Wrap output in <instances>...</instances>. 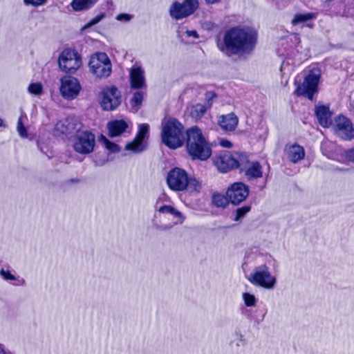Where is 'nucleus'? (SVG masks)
<instances>
[{
	"label": "nucleus",
	"mask_w": 354,
	"mask_h": 354,
	"mask_svg": "<svg viewBox=\"0 0 354 354\" xmlns=\"http://www.w3.org/2000/svg\"><path fill=\"white\" fill-rule=\"evenodd\" d=\"M258 39L257 30L247 26H233L225 31L222 41L217 42L219 50L228 57L250 55Z\"/></svg>",
	"instance_id": "f257e3e1"
},
{
	"label": "nucleus",
	"mask_w": 354,
	"mask_h": 354,
	"mask_svg": "<svg viewBox=\"0 0 354 354\" xmlns=\"http://www.w3.org/2000/svg\"><path fill=\"white\" fill-rule=\"evenodd\" d=\"M185 148L193 160H207L212 155V148L204 137L201 129L192 126L185 131Z\"/></svg>",
	"instance_id": "f03ea898"
},
{
	"label": "nucleus",
	"mask_w": 354,
	"mask_h": 354,
	"mask_svg": "<svg viewBox=\"0 0 354 354\" xmlns=\"http://www.w3.org/2000/svg\"><path fill=\"white\" fill-rule=\"evenodd\" d=\"M214 165L221 173L239 169L243 172L250 162L248 156L244 152L221 151L212 158Z\"/></svg>",
	"instance_id": "7ed1b4c3"
},
{
	"label": "nucleus",
	"mask_w": 354,
	"mask_h": 354,
	"mask_svg": "<svg viewBox=\"0 0 354 354\" xmlns=\"http://www.w3.org/2000/svg\"><path fill=\"white\" fill-rule=\"evenodd\" d=\"M162 142L171 149H176L185 144V127L176 118L171 117L162 122Z\"/></svg>",
	"instance_id": "20e7f679"
},
{
	"label": "nucleus",
	"mask_w": 354,
	"mask_h": 354,
	"mask_svg": "<svg viewBox=\"0 0 354 354\" xmlns=\"http://www.w3.org/2000/svg\"><path fill=\"white\" fill-rule=\"evenodd\" d=\"M167 184L168 187L174 192L188 190L191 192H199L201 189V183L195 178L191 177L182 168L175 167L167 174Z\"/></svg>",
	"instance_id": "39448f33"
},
{
	"label": "nucleus",
	"mask_w": 354,
	"mask_h": 354,
	"mask_svg": "<svg viewBox=\"0 0 354 354\" xmlns=\"http://www.w3.org/2000/svg\"><path fill=\"white\" fill-rule=\"evenodd\" d=\"M321 73L319 69L313 68L304 76L303 81H295V88L293 94L297 97H304L313 101L314 95L319 93V84Z\"/></svg>",
	"instance_id": "423d86ee"
},
{
	"label": "nucleus",
	"mask_w": 354,
	"mask_h": 354,
	"mask_svg": "<svg viewBox=\"0 0 354 354\" xmlns=\"http://www.w3.org/2000/svg\"><path fill=\"white\" fill-rule=\"evenodd\" d=\"M82 64V56L75 49L65 48L59 56L58 65L64 73L73 74L81 67Z\"/></svg>",
	"instance_id": "0eeeda50"
},
{
	"label": "nucleus",
	"mask_w": 354,
	"mask_h": 354,
	"mask_svg": "<svg viewBox=\"0 0 354 354\" xmlns=\"http://www.w3.org/2000/svg\"><path fill=\"white\" fill-rule=\"evenodd\" d=\"M88 66L91 72L97 78H106L112 71V64L105 53H96L89 60Z\"/></svg>",
	"instance_id": "6e6552de"
},
{
	"label": "nucleus",
	"mask_w": 354,
	"mask_h": 354,
	"mask_svg": "<svg viewBox=\"0 0 354 354\" xmlns=\"http://www.w3.org/2000/svg\"><path fill=\"white\" fill-rule=\"evenodd\" d=\"M248 281L254 286L271 289L276 283V278L270 273L269 268L266 265L256 267L250 274Z\"/></svg>",
	"instance_id": "1a4fd4ad"
},
{
	"label": "nucleus",
	"mask_w": 354,
	"mask_h": 354,
	"mask_svg": "<svg viewBox=\"0 0 354 354\" xmlns=\"http://www.w3.org/2000/svg\"><path fill=\"white\" fill-rule=\"evenodd\" d=\"M198 6V0H183L181 3L176 1L170 6L169 14L175 20L183 19L194 14Z\"/></svg>",
	"instance_id": "9d476101"
},
{
	"label": "nucleus",
	"mask_w": 354,
	"mask_h": 354,
	"mask_svg": "<svg viewBox=\"0 0 354 354\" xmlns=\"http://www.w3.org/2000/svg\"><path fill=\"white\" fill-rule=\"evenodd\" d=\"M230 202L235 206L245 201L250 194V187L243 182H235L231 184L226 190Z\"/></svg>",
	"instance_id": "9b49d317"
},
{
	"label": "nucleus",
	"mask_w": 354,
	"mask_h": 354,
	"mask_svg": "<svg viewBox=\"0 0 354 354\" xmlns=\"http://www.w3.org/2000/svg\"><path fill=\"white\" fill-rule=\"evenodd\" d=\"M95 139V135L89 131L80 132L73 144L74 150L80 154L91 153L94 149Z\"/></svg>",
	"instance_id": "f8f14e48"
},
{
	"label": "nucleus",
	"mask_w": 354,
	"mask_h": 354,
	"mask_svg": "<svg viewBox=\"0 0 354 354\" xmlns=\"http://www.w3.org/2000/svg\"><path fill=\"white\" fill-rule=\"evenodd\" d=\"M121 103V93L115 86H111L102 91L101 106L104 111H113Z\"/></svg>",
	"instance_id": "ddd939ff"
},
{
	"label": "nucleus",
	"mask_w": 354,
	"mask_h": 354,
	"mask_svg": "<svg viewBox=\"0 0 354 354\" xmlns=\"http://www.w3.org/2000/svg\"><path fill=\"white\" fill-rule=\"evenodd\" d=\"M60 93L68 100L74 99L79 94L81 86L77 78L72 76H64L61 80Z\"/></svg>",
	"instance_id": "4468645a"
},
{
	"label": "nucleus",
	"mask_w": 354,
	"mask_h": 354,
	"mask_svg": "<svg viewBox=\"0 0 354 354\" xmlns=\"http://www.w3.org/2000/svg\"><path fill=\"white\" fill-rule=\"evenodd\" d=\"M335 129L344 140L354 138V129L351 121L344 115H337L335 119Z\"/></svg>",
	"instance_id": "2eb2a0df"
},
{
	"label": "nucleus",
	"mask_w": 354,
	"mask_h": 354,
	"mask_svg": "<svg viewBox=\"0 0 354 354\" xmlns=\"http://www.w3.org/2000/svg\"><path fill=\"white\" fill-rule=\"evenodd\" d=\"M315 116L318 123L323 127L327 128L332 124L333 113L330 111L329 105L323 104L315 106Z\"/></svg>",
	"instance_id": "dca6fc26"
},
{
	"label": "nucleus",
	"mask_w": 354,
	"mask_h": 354,
	"mask_svg": "<svg viewBox=\"0 0 354 354\" xmlns=\"http://www.w3.org/2000/svg\"><path fill=\"white\" fill-rule=\"evenodd\" d=\"M129 79L131 88L140 89L146 86L145 72L141 66L131 68Z\"/></svg>",
	"instance_id": "f3484780"
},
{
	"label": "nucleus",
	"mask_w": 354,
	"mask_h": 354,
	"mask_svg": "<svg viewBox=\"0 0 354 354\" xmlns=\"http://www.w3.org/2000/svg\"><path fill=\"white\" fill-rule=\"evenodd\" d=\"M218 126L225 132L233 131L236 129L239 118L234 113L232 112L225 115H221L217 120Z\"/></svg>",
	"instance_id": "a211bd4d"
},
{
	"label": "nucleus",
	"mask_w": 354,
	"mask_h": 354,
	"mask_svg": "<svg viewBox=\"0 0 354 354\" xmlns=\"http://www.w3.org/2000/svg\"><path fill=\"white\" fill-rule=\"evenodd\" d=\"M285 151L288 158L293 163L301 161L305 157L304 148L297 143L286 145Z\"/></svg>",
	"instance_id": "6ab92c4d"
},
{
	"label": "nucleus",
	"mask_w": 354,
	"mask_h": 354,
	"mask_svg": "<svg viewBox=\"0 0 354 354\" xmlns=\"http://www.w3.org/2000/svg\"><path fill=\"white\" fill-rule=\"evenodd\" d=\"M108 135L110 138L120 136L127 131L128 124L124 120H115L107 124Z\"/></svg>",
	"instance_id": "aec40b11"
},
{
	"label": "nucleus",
	"mask_w": 354,
	"mask_h": 354,
	"mask_svg": "<svg viewBox=\"0 0 354 354\" xmlns=\"http://www.w3.org/2000/svg\"><path fill=\"white\" fill-rule=\"evenodd\" d=\"M56 129L62 134L66 136L72 134L75 129L76 124L75 121L72 119H65L64 120H60L56 124Z\"/></svg>",
	"instance_id": "412c9836"
},
{
	"label": "nucleus",
	"mask_w": 354,
	"mask_h": 354,
	"mask_svg": "<svg viewBox=\"0 0 354 354\" xmlns=\"http://www.w3.org/2000/svg\"><path fill=\"white\" fill-rule=\"evenodd\" d=\"M243 171H245V176L249 179H257L263 176L262 167L258 161L252 162V165L249 166Z\"/></svg>",
	"instance_id": "4be33fe9"
},
{
	"label": "nucleus",
	"mask_w": 354,
	"mask_h": 354,
	"mask_svg": "<svg viewBox=\"0 0 354 354\" xmlns=\"http://www.w3.org/2000/svg\"><path fill=\"white\" fill-rule=\"evenodd\" d=\"M98 0H73L71 6L74 11L79 12L92 8Z\"/></svg>",
	"instance_id": "5701e85b"
},
{
	"label": "nucleus",
	"mask_w": 354,
	"mask_h": 354,
	"mask_svg": "<svg viewBox=\"0 0 354 354\" xmlns=\"http://www.w3.org/2000/svg\"><path fill=\"white\" fill-rule=\"evenodd\" d=\"M229 196L225 194L214 193L212 197L213 205L216 207L226 208L231 202Z\"/></svg>",
	"instance_id": "b1692460"
},
{
	"label": "nucleus",
	"mask_w": 354,
	"mask_h": 354,
	"mask_svg": "<svg viewBox=\"0 0 354 354\" xmlns=\"http://www.w3.org/2000/svg\"><path fill=\"white\" fill-rule=\"evenodd\" d=\"M208 107L206 105L198 103L193 105L191 109V116L196 120L201 119L207 112Z\"/></svg>",
	"instance_id": "393cba45"
},
{
	"label": "nucleus",
	"mask_w": 354,
	"mask_h": 354,
	"mask_svg": "<svg viewBox=\"0 0 354 354\" xmlns=\"http://www.w3.org/2000/svg\"><path fill=\"white\" fill-rule=\"evenodd\" d=\"M252 202L245 204L244 205L238 207L234 212V218L235 221H238L243 218L248 213H249L252 209Z\"/></svg>",
	"instance_id": "a878e982"
},
{
	"label": "nucleus",
	"mask_w": 354,
	"mask_h": 354,
	"mask_svg": "<svg viewBox=\"0 0 354 354\" xmlns=\"http://www.w3.org/2000/svg\"><path fill=\"white\" fill-rule=\"evenodd\" d=\"M145 147L143 145V141L138 140L136 138L127 144L125 149L127 150L132 151L134 152H141L145 149Z\"/></svg>",
	"instance_id": "bb28decb"
},
{
	"label": "nucleus",
	"mask_w": 354,
	"mask_h": 354,
	"mask_svg": "<svg viewBox=\"0 0 354 354\" xmlns=\"http://www.w3.org/2000/svg\"><path fill=\"white\" fill-rule=\"evenodd\" d=\"M315 17V15L311 12H308L305 14L297 13L295 15L294 18L292 19L291 24L292 26H296L298 24L306 22L308 20H310Z\"/></svg>",
	"instance_id": "cd10ccee"
},
{
	"label": "nucleus",
	"mask_w": 354,
	"mask_h": 354,
	"mask_svg": "<svg viewBox=\"0 0 354 354\" xmlns=\"http://www.w3.org/2000/svg\"><path fill=\"white\" fill-rule=\"evenodd\" d=\"M158 212L162 214L173 215L176 218L181 216V213L171 205H164L158 209Z\"/></svg>",
	"instance_id": "c85d7f7f"
},
{
	"label": "nucleus",
	"mask_w": 354,
	"mask_h": 354,
	"mask_svg": "<svg viewBox=\"0 0 354 354\" xmlns=\"http://www.w3.org/2000/svg\"><path fill=\"white\" fill-rule=\"evenodd\" d=\"M149 129V126L147 123L142 124L139 126L138 131L135 136L138 140H141L144 142L145 137L147 136Z\"/></svg>",
	"instance_id": "c756f323"
},
{
	"label": "nucleus",
	"mask_w": 354,
	"mask_h": 354,
	"mask_svg": "<svg viewBox=\"0 0 354 354\" xmlns=\"http://www.w3.org/2000/svg\"><path fill=\"white\" fill-rule=\"evenodd\" d=\"M143 93L141 91H136L133 93L132 98L131 99V104L133 106H138L141 105L143 101Z\"/></svg>",
	"instance_id": "7c9ffc66"
},
{
	"label": "nucleus",
	"mask_w": 354,
	"mask_h": 354,
	"mask_svg": "<svg viewBox=\"0 0 354 354\" xmlns=\"http://www.w3.org/2000/svg\"><path fill=\"white\" fill-rule=\"evenodd\" d=\"M28 91L36 95H41L43 92L42 84L39 82L31 83L28 86Z\"/></svg>",
	"instance_id": "2f4dec72"
},
{
	"label": "nucleus",
	"mask_w": 354,
	"mask_h": 354,
	"mask_svg": "<svg viewBox=\"0 0 354 354\" xmlns=\"http://www.w3.org/2000/svg\"><path fill=\"white\" fill-rule=\"evenodd\" d=\"M243 298L244 300L245 305L247 307H252L255 306L256 298L253 295L250 294L248 292H245L243 294Z\"/></svg>",
	"instance_id": "473e14b6"
},
{
	"label": "nucleus",
	"mask_w": 354,
	"mask_h": 354,
	"mask_svg": "<svg viewBox=\"0 0 354 354\" xmlns=\"http://www.w3.org/2000/svg\"><path fill=\"white\" fill-rule=\"evenodd\" d=\"M106 147L111 151L115 152L119 151V146L113 142L110 141L103 136Z\"/></svg>",
	"instance_id": "72a5a7b5"
},
{
	"label": "nucleus",
	"mask_w": 354,
	"mask_h": 354,
	"mask_svg": "<svg viewBox=\"0 0 354 354\" xmlns=\"http://www.w3.org/2000/svg\"><path fill=\"white\" fill-rule=\"evenodd\" d=\"M17 131L21 136H22V137L28 136V131H27L26 127L24 125L21 118H19L17 121Z\"/></svg>",
	"instance_id": "f704fd0d"
},
{
	"label": "nucleus",
	"mask_w": 354,
	"mask_h": 354,
	"mask_svg": "<svg viewBox=\"0 0 354 354\" xmlns=\"http://www.w3.org/2000/svg\"><path fill=\"white\" fill-rule=\"evenodd\" d=\"M206 96V105L209 109L212 106V100L214 98L217 97V94L215 92H208L205 94Z\"/></svg>",
	"instance_id": "c9c22d12"
},
{
	"label": "nucleus",
	"mask_w": 354,
	"mask_h": 354,
	"mask_svg": "<svg viewBox=\"0 0 354 354\" xmlns=\"http://www.w3.org/2000/svg\"><path fill=\"white\" fill-rule=\"evenodd\" d=\"M344 156L348 161L354 162V147L345 151Z\"/></svg>",
	"instance_id": "e433bc0d"
},
{
	"label": "nucleus",
	"mask_w": 354,
	"mask_h": 354,
	"mask_svg": "<svg viewBox=\"0 0 354 354\" xmlns=\"http://www.w3.org/2000/svg\"><path fill=\"white\" fill-rule=\"evenodd\" d=\"M47 0H24V2L27 5H32L34 6H38L44 4Z\"/></svg>",
	"instance_id": "4c0bfd02"
},
{
	"label": "nucleus",
	"mask_w": 354,
	"mask_h": 354,
	"mask_svg": "<svg viewBox=\"0 0 354 354\" xmlns=\"http://www.w3.org/2000/svg\"><path fill=\"white\" fill-rule=\"evenodd\" d=\"M104 17V14H100L99 15H97L95 16V17H93V19H91L90 20V21L88 23V26H93V25H95L96 24H97L98 22H100L101 21V19Z\"/></svg>",
	"instance_id": "58836bf2"
},
{
	"label": "nucleus",
	"mask_w": 354,
	"mask_h": 354,
	"mask_svg": "<svg viewBox=\"0 0 354 354\" xmlns=\"http://www.w3.org/2000/svg\"><path fill=\"white\" fill-rule=\"evenodd\" d=\"M1 275L3 277V278L6 280H15V276L10 273L9 270L5 271L3 269L1 271Z\"/></svg>",
	"instance_id": "ea45409f"
},
{
	"label": "nucleus",
	"mask_w": 354,
	"mask_h": 354,
	"mask_svg": "<svg viewBox=\"0 0 354 354\" xmlns=\"http://www.w3.org/2000/svg\"><path fill=\"white\" fill-rule=\"evenodd\" d=\"M219 145L223 147L228 148V149L232 147V146H233L232 143L230 140H226V139H222L219 142Z\"/></svg>",
	"instance_id": "a19ab883"
},
{
	"label": "nucleus",
	"mask_w": 354,
	"mask_h": 354,
	"mask_svg": "<svg viewBox=\"0 0 354 354\" xmlns=\"http://www.w3.org/2000/svg\"><path fill=\"white\" fill-rule=\"evenodd\" d=\"M131 15L129 14H126V13L119 14L117 16L118 20L124 19L125 21H129L131 19Z\"/></svg>",
	"instance_id": "79ce46f5"
},
{
	"label": "nucleus",
	"mask_w": 354,
	"mask_h": 354,
	"mask_svg": "<svg viewBox=\"0 0 354 354\" xmlns=\"http://www.w3.org/2000/svg\"><path fill=\"white\" fill-rule=\"evenodd\" d=\"M207 4H215L218 3L221 1V0H205Z\"/></svg>",
	"instance_id": "37998d69"
},
{
	"label": "nucleus",
	"mask_w": 354,
	"mask_h": 354,
	"mask_svg": "<svg viewBox=\"0 0 354 354\" xmlns=\"http://www.w3.org/2000/svg\"><path fill=\"white\" fill-rule=\"evenodd\" d=\"M189 35L193 36H197V32L195 30H192L190 32Z\"/></svg>",
	"instance_id": "c03bdc74"
},
{
	"label": "nucleus",
	"mask_w": 354,
	"mask_h": 354,
	"mask_svg": "<svg viewBox=\"0 0 354 354\" xmlns=\"http://www.w3.org/2000/svg\"><path fill=\"white\" fill-rule=\"evenodd\" d=\"M3 126H5L3 120L0 118V127H3Z\"/></svg>",
	"instance_id": "a18cd8bd"
},
{
	"label": "nucleus",
	"mask_w": 354,
	"mask_h": 354,
	"mask_svg": "<svg viewBox=\"0 0 354 354\" xmlns=\"http://www.w3.org/2000/svg\"><path fill=\"white\" fill-rule=\"evenodd\" d=\"M0 354H5L3 350L0 347Z\"/></svg>",
	"instance_id": "49530a36"
}]
</instances>
